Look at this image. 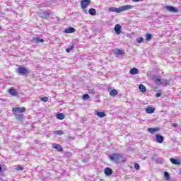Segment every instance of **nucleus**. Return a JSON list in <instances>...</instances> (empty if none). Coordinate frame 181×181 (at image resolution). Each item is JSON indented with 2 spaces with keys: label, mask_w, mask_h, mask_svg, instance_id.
<instances>
[{
  "label": "nucleus",
  "mask_w": 181,
  "mask_h": 181,
  "mask_svg": "<svg viewBox=\"0 0 181 181\" xmlns=\"http://www.w3.org/2000/svg\"><path fill=\"white\" fill-rule=\"evenodd\" d=\"M76 32V29L73 27H69L64 30L65 33H74Z\"/></svg>",
  "instance_id": "4468645a"
},
{
  "label": "nucleus",
  "mask_w": 181,
  "mask_h": 181,
  "mask_svg": "<svg viewBox=\"0 0 181 181\" xmlns=\"http://www.w3.org/2000/svg\"><path fill=\"white\" fill-rule=\"evenodd\" d=\"M26 109L25 107H13L12 109L13 114H22V112H25Z\"/></svg>",
  "instance_id": "39448f33"
},
{
  "label": "nucleus",
  "mask_w": 181,
  "mask_h": 181,
  "mask_svg": "<svg viewBox=\"0 0 181 181\" xmlns=\"http://www.w3.org/2000/svg\"><path fill=\"white\" fill-rule=\"evenodd\" d=\"M115 32L117 35H119L121 33V25L119 24H116L115 26Z\"/></svg>",
  "instance_id": "ddd939ff"
},
{
  "label": "nucleus",
  "mask_w": 181,
  "mask_h": 181,
  "mask_svg": "<svg viewBox=\"0 0 181 181\" xmlns=\"http://www.w3.org/2000/svg\"><path fill=\"white\" fill-rule=\"evenodd\" d=\"M141 168V166L139 165V164L138 163H135L134 164V168L136 170H139V168Z\"/></svg>",
  "instance_id": "f704fd0d"
},
{
  "label": "nucleus",
  "mask_w": 181,
  "mask_h": 181,
  "mask_svg": "<svg viewBox=\"0 0 181 181\" xmlns=\"http://www.w3.org/2000/svg\"><path fill=\"white\" fill-rule=\"evenodd\" d=\"M89 94H95L94 90H89Z\"/></svg>",
  "instance_id": "c9c22d12"
},
{
  "label": "nucleus",
  "mask_w": 181,
  "mask_h": 181,
  "mask_svg": "<svg viewBox=\"0 0 181 181\" xmlns=\"http://www.w3.org/2000/svg\"><path fill=\"white\" fill-rule=\"evenodd\" d=\"M0 30H1V25H0Z\"/></svg>",
  "instance_id": "a19ab883"
},
{
  "label": "nucleus",
  "mask_w": 181,
  "mask_h": 181,
  "mask_svg": "<svg viewBox=\"0 0 181 181\" xmlns=\"http://www.w3.org/2000/svg\"><path fill=\"white\" fill-rule=\"evenodd\" d=\"M33 43H43L45 40L40 37H33L32 40Z\"/></svg>",
  "instance_id": "1a4fd4ad"
},
{
  "label": "nucleus",
  "mask_w": 181,
  "mask_h": 181,
  "mask_svg": "<svg viewBox=\"0 0 181 181\" xmlns=\"http://www.w3.org/2000/svg\"><path fill=\"white\" fill-rule=\"evenodd\" d=\"M88 12H89L90 15H92L93 16L97 13V11H95V8L89 9Z\"/></svg>",
  "instance_id": "cd10ccee"
},
{
  "label": "nucleus",
  "mask_w": 181,
  "mask_h": 181,
  "mask_svg": "<svg viewBox=\"0 0 181 181\" xmlns=\"http://www.w3.org/2000/svg\"><path fill=\"white\" fill-rule=\"evenodd\" d=\"M104 173L106 176H111L112 175V169L110 168H105Z\"/></svg>",
  "instance_id": "f8f14e48"
},
{
  "label": "nucleus",
  "mask_w": 181,
  "mask_h": 181,
  "mask_svg": "<svg viewBox=\"0 0 181 181\" xmlns=\"http://www.w3.org/2000/svg\"><path fill=\"white\" fill-rule=\"evenodd\" d=\"M52 148H54V149H57L59 152H63V148L60 144H54Z\"/></svg>",
  "instance_id": "9b49d317"
},
{
  "label": "nucleus",
  "mask_w": 181,
  "mask_h": 181,
  "mask_svg": "<svg viewBox=\"0 0 181 181\" xmlns=\"http://www.w3.org/2000/svg\"><path fill=\"white\" fill-rule=\"evenodd\" d=\"M18 74H21V76H26L27 74H29V69L26 67L21 66L18 69Z\"/></svg>",
  "instance_id": "7ed1b4c3"
},
{
  "label": "nucleus",
  "mask_w": 181,
  "mask_h": 181,
  "mask_svg": "<svg viewBox=\"0 0 181 181\" xmlns=\"http://www.w3.org/2000/svg\"><path fill=\"white\" fill-rule=\"evenodd\" d=\"M139 71L138 70V69H136V68H133V69H132L130 70L129 73H130V74H131L132 76H135V75L138 74Z\"/></svg>",
  "instance_id": "a211bd4d"
},
{
  "label": "nucleus",
  "mask_w": 181,
  "mask_h": 181,
  "mask_svg": "<svg viewBox=\"0 0 181 181\" xmlns=\"http://www.w3.org/2000/svg\"><path fill=\"white\" fill-rule=\"evenodd\" d=\"M169 80H166V79H163L161 80V82L160 84H161L162 86H169Z\"/></svg>",
  "instance_id": "aec40b11"
},
{
  "label": "nucleus",
  "mask_w": 181,
  "mask_h": 181,
  "mask_svg": "<svg viewBox=\"0 0 181 181\" xmlns=\"http://www.w3.org/2000/svg\"><path fill=\"white\" fill-rule=\"evenodd\" d=\"M146 40H151L152 39V35L146 34Z\"/></svg>",
  "instance_id": "7c9ffc66"
},
{
  "label": "nucleus",
  "mask_w": 181,
  "mask_h": 181,
  "mask_svg": "<svg viewBox=\"0 0 181 181\" xmlns=\"http://www.w3.org/2000/svg\"><path fill=\"white\" fill-rule=\"evenodd\" d=\"M8 93L10 94V95H12V97H18L19 94L18 90H16V89H15L14 88H11L8 90Z\"/></svg>",
  "instance_id": "423d86ee"
},
{
  "label": "nucleus",
  "mask_w": 181,
  "mask_h": 181,
  "mask_svg": "<svg viewBox=\"0 0 181 181\" xmlns=\"http://www.w3.org/2000/svg\"><path fill=\"white\" fill-rule=\"evenodd\" d=\"M153 80L156 84H160L162 80L159 77L153 76Z\"/></svg>",
  "instance_id": "412c9836"
},
{
  "label": "nucleus",
  "mask_w": 181,
  "mask_h": 181,
  "mask_svg": "<svg viewBox=\"0 0 181 181\" xmlns=\"http://www.w3.org/2000/svg\"><path fill=\"white\" fill-rule=\"evenodd\" d=\"M160 95H162V93H158L156 94V97H160Z\"/></svg>",
  "instance_id": "e433bc0d"
},
{
  "label": "nucleus",
  "mask_w": 181,
  "mask_h": 181,
  "mask_svg": "<svg viewBox=\"0 0 181 181\" xmlns=\"http://www.w3.org/2000/svg\"><path fill=\"white\" fill-rule=\"evenodd\" d=\"M139 90H140L141 93H145L146 91V87L142 84H140L139 86Z\"/></svg>",
  "instance_id": "4be33fe9"
},
{
  "label": "nucleus",
  "mask_w": 181,
  "mask_h": 181,
  "mask_svg": "<svg viewBox=\"0 0 181 181\" xmlns=\"http://www.w3.org/2000/svg\"><path fill=\"white\" fill-rule=\"evenodd\" d=\"M91 4V0H81V8L83 9H87L90 4Z\"/></svg>",
  "instance_id": "20e7f679"
},
{
  "label": "nucleus",
  "mask_w": 181,
  "mask_h": 181,
  "mask_svg": "<svg viewBox=\"0 0 181 181\" xmlns=\"http://www.w3.org/2000/svg\"><path fill=\"white\" fill-rule=\"evenodd\" d=\"M53 134H55V135H63L64 134V132L62 130H57L54 131Z\"/></svg>",
  "instance_id": "a878e982"
},
{
  "label": "nucleus",
  "mask_w": 181,
  "mask_h": 181,
  "mask_svg": "<svg viewBox=\"0 0 181 181\" xmlns=\"http://www.w3.org/2000/svg\"><path fill=\"white\" fill-rule=\"evenodd\" d=\"M2 171V167L0 165V172Z\"/></svg>",
  "instance_id": "58836bf2"
},
{
  "label": "nucleus",
  "mask_w": 181,
  "mask_h": 181,
  "mask_svg": "<svg viewBox=\"0 0 181 181\" xmlns=\"http://www.w3.org/2000/svg\"><path fill=\"white\" fill-rule=\"evenodd\" d=\"M96 115H98V117H99L100 118H104L106 115L104 112H98L96 113Z\"/></svg>",
  "instance_id": "b1692460"
},
{
  "label": "nucleus",
  "mask_w": 181,
  "mask_h": 181,
  "mask_svg": "<svg viewBox=\"0 0 181 181\" xmlns=\"http://www.w3.org/2000/svg\"><path fill=\"white\" fill-rule=\"evenodd\" d=\"M148 132H150V134H155V132H158V131H159V128H148Z\"/></svg>",
  "instance_id": "6ab92c4d"
},
{
  "label": "nucleus",
  "mask_w": 181,
  "mask_h": 181,
  "mask_svg": "<svg viewBox=\"0 0 181 181\" xmlns=\"http://www.w3.org/2000/svg\"><path fill=\"white\" fill-rule=\"evenodd\" d=\"M156 138L158 144H162V142H163V139H164L163 136H160V134H156Z\"/></svg>",
  "instance_id": "dca6fc26"
},
{
  "label": "nucleus",
  "mask_w": 181,
  "mask_h": 181,
  "mask_svg": "<svg viewBox=\"0 0 181 181\" xmlns=\"http://www.w3.org/2000/svg\"><path fill=\"white\" fill-rule=\"evenodd\" d=\"M173 126H174V127H175V124H173Z\"/></svg>",
  "instance_id": "79ce46f5"
},
{
  "label": "nucleus",
  "mask_w": 181,
  "mask_h": 181,
  "mask_svg": "<svg viewBox=\"0 0 181 181\" xmlns=\"http://www.w3.org/2000/svg\"><path fill=\"white\" fill-rule=\"evenodd\" d=\"M74 49V45H72V46L68 47L66 49V53H70V52H71V50H73Z\"/></svg>",
  "instance_id": "c85d7f7f"
},
{
  "label": "nucleus",
  "mask_w": 181,
  "mask_h": 181,
  "mask_svg": "<svg viewBox=\"0 0 181 181\" xmlns=\"http://www.w3.org/2000/svg\"><path fill=\"white\" fill-rule=\"evenodd\" d=\"M16 119H18V121H23V114L22 113H16L14 114Z\"/></svg>",
  "instance_id": "9d476101"
},
{
  "label": "nucleus",
  "mask_w": 181,
  "mask_h": 181,
  "mask_svg": "<svg viewBox=\"0 0 181 181\" xmlns=\"http://www.w3.org/2000/svg\"><path fill=\"white\" fill-rule=\"evenodd\" d=\"M118 94V91H117V90L113 89L110 92V95H111V97H115V95H117Z\"/></svg>",
  "instance_id": "5701e85b"
},
{
  "label": "nucleus",
  "mask_w": 181,
  "mask_h": 181,
  "mask_svg": "<svg viewBox=\"0 0 181 181\" xmlns=\"http://www.w3.org/2000/svg\"><path fill=\"white\" fill-rule=\"evenodd\" d=\"M49 13H47V14H46V16H49Z\"/></svg>",
  "instance_id": "ea45409f"
},
{
  "label": "nucleus",
  "mask_w": 181,
  "mask_h": 181,
  "mask_svg": "<svg viewBox=\"0 0 181 181\" xmlns=\"http://www.w3.org/2000/svg\"><path fill=\"white\" fill-rule=\"evenodd\" d=\"M108 158L111 162H114L115 163H121L125 162V158H124V156L122 154H110Z\"/></svg>",
  "instance_id": "f03ea898"
},
{
  "label": "nucleus",
  "mask_w": 181,
  "mask_h": 181,
  "mask_svg": "<svg viewBox=\"0 0 181 181\" xmlns=\"http://www.w3.org/2000/svg\"><path fill=\"white\" fill-rule=\"evenodd\" d=\"M141 0H132V2H139Z\"/></svg>",
  "instance_id": "4c0bfd02"
},
{
  "label": "nucleus",
  "mask_w": 181,
  "mask_h": 181,
  "mask_svg": "<svg viewBox=\"0 0 181 181\" xmlns=\"http://www.w3.org/2000/svg\"><path fill=\"white\" fill-rule=\"evenodd\" d=\"M165 8L167 9V11H168L169 12H173L174 13H176L177 12V8L173 7V6H166Z\"/></svg>",
  "instance_id": "6e6552de"
},
{
  "label": "nucleus",
  "mask_w": 181,
  "mask_h": 181,
  "mask_svg": "<svg viewBox=\"0 0 181 181\" xmlns=\"http://www.w3.org/2000/svg\"><path fill=\"white\" fill-rule=\"evenodd\" d=\"M129 9H134V6L132 5H124L119 8L117 7H110L109 12H115L116 13H121V12H124V11H129Z\"/></svg>",
  "instance_id": "f257e3e1"
},
{
  "label": "nucleus",
  "mask_w": 181,
  "mask_h": 181,
  "mask_svg": "<svg viewBox=\"0 0 181 181\" xmlns=\"http://www.w3.org/2000/svg\"><path fill=\"white\" fill-rule=\"evenodd\" d=\"M57 119H64V114L59 113L57 115Z\"/></svg>",
  "instance_id": "bb28decb"
},
{
  "label": "nucleus",
  "mask_w": 181,
  "mask_h": 181,
  "mask_svg": "<svg viewBox=\"0 0 181 181\" xmlns=\"http://www.w3.org/2000/svg\"><path fill=\"white\" fill-rule=\"evenodd\" d=\"M40 100L44 103H47V101H49V98L47 97L40 98Z\"/></svg>",
  "instance_id": "473e14b6"
},
{
  "label": "nucleus",
  "mask_w": 181,
  "mask_h": 181,
  "mask_svg": "<svg viewBox=\"0 0 181 181\" xmlns=\"http://www.w3.org/2000/svg\"><path fill=\"white\" fill-rule=\"evenodd\" d=\"M136 42L137 43H142V42H144V37H141L139 38H136Z\"/></svg>",
  "instance_id": "c756f323"
},
{
  "label": "nucleus",
  "mask_w": 181,
  "mask_h": 181,
  "mask_svg": "<svg viewBox=\"0 0 181 181\" xmlns=\"http://www.w3.org/2000/svg\"><path fill=\"white\" fill-rule=\"evenodd\" d=\"M170 160L171 163H173V165H180V159H175L173 158H171Z\"/></svg>",
  "instance_id": "f3484780"
},
{
  "label": "nucleus",
  "mask_w": 181,
  "mask_h": 181,
  "mask_svg": "<svg viewBox=\"0 0 181 181\" xmlns=\"http://www.w3.org/2000/svg\"><path fill=\"white\" fill-rule=\"evenodd\" d=\"M164 177L165 178V180H168V181L170 180V175H169V173L166 171L164 172Z\"/></svg>",
  "instance_id": "393cba45"
},
{
  "label": "nucleus",
  "mask_w": 181,
  "mask_h": 181,
  "mask_svg": "<svg viewBox=\"0 0 181 181\" xmlns=\"http://www.w3.org/2000/svg\"><path fill=\"white\" fill-rule=\"evenodd\" d=\"M23 169V167L22 165H17L15 168L16 170H22Z\"/></svg>",
  "instance_id": "72a5a7b5"
},
{
  "label": "nucleus",
  "mask_w": 181,
  "mask_h": 181,
  "mask_svg": "<svg viewBox=\"0 0 181 181\" xmlns=\"http://www.w3.org/2000/svg\"><path fill=\"white\" fill-rule=\"evenodd\" d=\"M90 98V95L88 94H84L83 95V99L85 100H87Z\"/></svg>",
  "instance_id": "2f4dec72"
},
{
  "label": "nucleus",
  "mask_w": 181,
  "mask_h": 181,
  "mask_svg": "<svg viewBox=\"0 0 181 181\" xmlns=\"http://www.w3.org/2000/svg\"><path fill=\"white\" fill-rule=\"evenodd\" d=\"M146 114H153L155 112V107H148L146 109Z\"/></svg>",
  "instance_id": "2eb2a0df"
},
{
  "label": "nucleus",
  "mask_w": 181,
  "mask_h": 181,
  "mask_svg": "<svg viewBox=\"0 0 181 181\" xmlns=\"http://www.w3.org/2000/svg\"><path fill=\"white\" fill-rule=\"evenodd\" d=\"M113 53L114 54H115V56H119L121 54H124L125 51H124L123 49H116L113 50Z\"/></svg>",
  "instance_id": "0eeeda50"
}]
</instances>
